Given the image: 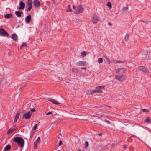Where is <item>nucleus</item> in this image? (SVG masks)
Masks as SVG:
<instances>
[{
    "mask_svg": "<svg viewBox=\"0 0 151 151\" xmlns=\"http://www.w3.org/2000/svg\"><path fill=\"white\" fill-rule=\"evenodd\" d=\"M13 140L14 142L17 143L18 146L20 147H23L24 144V140L21 137H15L13 139Z\"/></svg>",
    "mask_w": 151,
    "mask_h": 151,
    "instance_id": "1",
    "label": "nucleus"
},
{
    "mask_svg": "<svg viewBox=\"0 0 151 151\" xmlns=\"http://www.w3.org/2000/svg\"><path fill=\"white\" fill-rule=\"evenodd\" d=\"M105 86H99L96 87V89L95 90H93L92 92L90 94V95H92L94 93H102V91L101 90V89H104Z\"/></svg>",
    "mask_w": 151,
    "mask_h": 151,
    "instance_id": "2",
    "label": "nucleus"
},
{
    "mask_svg": "<svg viewBox=\"0 0 151 151\" xmlns=\"http://www.w3.org/2000/svg\"><path fill=\"white\" fill-rule=\"evenodd\" d=\"M91 20L94 24H96L99 21L97 15L95 14H93L91 16Z\"/></svg>",
    "mask_w": 151,
    "mask_h": 151,
    "instance_id": "3",
    "label": "nucleus"
},
{
    "mask_svg": "<svg viewBox=\"0 0 151 151\" xmlns=\"http://www.w3.org/2000/svg\"><path fill=\"white\" fill-rule=\"evenodd\" d=\"M115 78L118 81L121 82L125 81L126 79L125 76L124 75L119 76L117 75H116L115 76Z\"/></svg>",
    "mask_w": 151,
    "mask_h": 151,
    "instance_id": "4",
    "label": "nucleus"
},
{
    "mask_svg": "<svg viewBox=\"0 0 151 151\" xmlns=\"http://www.w3.org/2000/svg\"><path fill=\"white\" fill-rule=\"evenodd\" d=\"M116 71L117 73L119 74H121L125 73L126 72V70L124 68H120L117 69L116 70Z\"/></svg>",
    "mask_w": 151,
    "mask_h": 151,
    "instance_id": "5",
    "label": "nucleus"
},
{
    "mask_svg": "<svg viewBox=\"0 0 151 151\" xmlns=\"http://www.w3.org/2000/svg\"><path fill=\"white\" fill-rule=\"evenodd\" d=\"M28 7V8L27 10V11H30L32 7V0H27L26 1Z\"/></svg>",
    "mask_w": 151,
    "mask_h": 151,
    "instance_id": "6",
    "label": "nucleus"
},
{
    "mask_svg": "<svg viewBox=\"0 0 151 151\" xmlns=\"http://www.w3.org/2000/svg\"><path fill=\"white\" fill-rule=\"evenodd\" d=\"M0 34L1 36L7 37L9 36V34L4 29H0Z\"/></svg>",
    "mask_w": 151,
    "mask_h": 151,
    "instance_id": "7",
    "label": "nucleus"
},
{
    "mask_svg": "<svg viewBox=\"0 0 151 151\" xmlns=\"http://www.w3.org/2000/svg\"><path fill=\"white\" fill-rule=\"evenodd\" d=\"M77 9L78 12H75V14L81 13L83 12L84 10V8L81 5L77 7Z\"/></svg>",
    "mask_w": 151,
    "mask_h": 151,
    "instance_id": "8",
    "label": "nucleus"
},
{
    "mask_svg": "<svg viewBox=\"0 0 151 151\" xmlns=\"http://www.w3.org/2000/svg\"><path fill=\"white\" fill-rule=\"evenodd\" d=\"M138 69L142 71L144 73H147L148 72V68L143 66H139L138 67Z\"/></svg>",
    "mask_w": 151,
    "mask_h": 151,
    "instance_id": "9",
    "label": "nucleus"
},
{
    "mask_svg": "<svg viewBox=\"0 0 151 151\" xmlns=\"http://www.w3.org/2000/svg\"><path fill=\"white\" fill-rule=\"evenodd\" d=\"M31 113L30 111H29L24 114L23 118L26 119H29L31 117Z\"/></svg>",
    "mask_w": 151,
    "mask_h": 151,
    "instance_id": "10",
    "label": "nucleus"
},
{
    "mask_svg": "<svg viewBox=\"0 0 151 151\" xmlns=\"http://www.w3.org/2000/svg\"><path fill=\"white\" fill-rule=\"evenodd\" d=\"M76 64L78 66H85L86 65V62L83 61H79L77 62Z\"/></svg>",
    "mask_w": 151,
    "mask_h": 151,
    "instance_id": "11",
    "label": "nucleus"
},
{
    "mask_svg": "<svg viewBox=\"0 0 151 151\" xmlns=\"http://www.w3.org/2000/svg\"><path fill=\"white\" fill-rule=\"evenodd\" d=\"M33 4L35 7H38L40 5V2L38 0H34L33 2Z\"/></svg>",
    "mask_w": 151,
    "mask_h": 151,
    "instance_id": "12",
    "label": "nucleus"
},
{
    "mask_svg": "<svg viewBox=\"0 0 151 151\" xmlns=\"http://www.w3.org/2000/svg\"><path fill=\"white\" fill-rule=\"evenodd\" d=\"M19 9L20 10L23 9L25 6V4L22 1H20L19 3Z\"/></svg>",
    "mask_w": 151,
    "mask_h": 151,
    "instance_id": "13",
    "label": "nucleus"
},
{
    "mask_svg": "<svg viewBox=\"0 0 151 151\" xmlns=\"http://www.w3.org/2000/svg\"><path fill=\"white\" fill-rule=\"evenodd\" d=\"M31 19V16L30 15H29L26 17L25 20V22L27 23H29Z\"/></svg>",
    "mask_w": 151,
    "mask_h": 151,
    "instance_id": "14",
    "label": "nucleus"
},
{
    "mask_svg": "<svg viewBox=\"0 0 151 151\" xmlns=\"http://www.w3.org/2000/svg\"><path fill=\"white\" fill-rule=\"evenodd\" d=\"M49 101L51 102L53 104L58 105L61 104L60 103H58V101H57L56 100L51 99L49 100Z\"/></svg>",
    "mask_w": 151,
    "mask_h": 151,
    "instance_id": "15",
    "label": "nucleus"
},
{
    "mask_svg": "<svg viewBox=\"0 0 151 151\" xmlns=\"http://www.w3.org/2000/svg\"><path fill=\"white\" fill-rule=\"evenodd\" d=\"M15 13L17 16L20 17H21V15L23 13V12L16 11L15 12Z\"/></svg>",
    "mask_w": 151,
    "mask_h": 151,
    "instance_id": "16",
    "label": "nucleus"
},
{
    "mask_svg": "<svg viewBox=\"0 0 151 151\" xmlns=\"http://www.w3.org/2000/svg\"><path fill=\"white\" fill-rule=\"evenodd\" d=\"M12 38L14 41H16L17 39V35L15 33L13 34L12 35Z\"/></svg>",
    "mask_w": 151,
    "mask_h": 151,
    "instance_id": "17",
    "label": "nucleus"
},
{
    "mask_svg": "<svg viewBox=\"0 0 151 151\" xmlns=\"http://www.w3.org/2000/svg\"><path fill=\"white\" fill-rule=\"evenodd\" d=\"M12 14L10 13L9 14H7L4 15V17L6 19H9L12 16Z\"/></svg>",
    "mask_w": 151,
    "mask_h": 151,
    "instance_id": "18",
    "label": "nucleus"
},
{
    "mask_svg": "<svg viewBox=\"0 0 151 151\" xmlns=\"http://www.w3.org/2000/svg\"><path fill=\"white\" fill-rule=\"evenodd\" d=\"M19 114H20L19 113H17V114L14 120V122H16L17 121V119H18L19 117Z\"/></svg>",
    "mask_w": 151,
    "mask_h": 151,
    "instance_id": "19",
    "label": "nucleus"
},
{
    "mask_svg": "<svg viewBox=\"0 0 151 151\" xmlns=\"http://www.w3.org/2000/svg\"><path fill=\"white\" fill-rule=\"evenodd\" d=\"M11 146L9 145H7L5 148L4 150L5 151H7L10 150L11 149Z\"/></svg>",
    "mask_w": 151,
    "mask_h": 151,
    "instance_id": "20",
    "label": "nucleus"
},
{
    "mask_svg": "<svg viewBox=\"0 0 151 151\" xmlns=\"http://www.w3.org/2000/svg\"><path fill=\"white\" fill-rule=\"evenodd\" d=\"M39 143V142H38L36 141H35L34 142V148L35 149H36L37 148V145Z\"/></svg>",
    "mask_w": 151,
    "mask_h": 151,
    "instance_id": "21",
    "label": "nucleus"
},
{
    "mask_svg": "<svg viewBox=\"0 0 151 151\" xmlns=\"http://www.w3.org/2000/svg\"><path fill=\"white\" fill-rule=\"evenodd\" d=\"M129 36V35L128 33H127L125 35V36L124 38V40L125 41H127L128 39Z\"/></svg>",
    "mask_w": 151,
    "mask_h": 151,
    "instance_id": "22",
    "label": "nucleus"
},
{
    "mask_svg": "<svg viewBox=\"0 0 151 151\" xmlns=\"http://www.w3.org/2000/svg\"><path fill=\"white\" fill-rule=\"evenodd\" d=\"M145 122L147 123H151V119L149 117H147L146 119L145 120Z\"/></svg>",
    "mask_w": 151,
    "mask_h": 151,
    "instance_id": "23",
    "label": "nucleus"
},
{
    "mask_svg": "<svg viewBox=\"0 0 151 151\" xmlns=\"http://www.w3.org/2000/svg\"><path fill=\"white\" fill-rule=\"evenodd\" d=\"M113 62L115 64H116L117 63H124V61H120V60H115V61H114Z\"/></svg>",
    "mask_w": 151,
    "mask_h": 151,
    "instance_id": "24",
    "label": "nucleus"
},
{
    "mask_svg": "<svg viewBox=\"0 0 151 151\" xmlns=\"http://www.w3.org/2000/svg\"><path fill=\"white\" fill-rule=\"evenodd\" d=\"M72 70V72L74 73H77L78 72V71L77 68H73Z\"/></svg>",
    "mask_w": 151,
    "mask_h": 151,
    "instance_id": "25",
    "label": "nucleus"
},
{
    "mask_svg": "<svg viewBox=\"0 0 151 151\" xmlns=\"http://www.w3.org/2000/svg\"><path fill=\"white\" fill-rule=\"evenodd\" d=\"M98 63H102L103 62V59L102 58H99L98 59Z\"/></svg>",
    "mask_w": 151,
    "mask_h": 151,
    "instance_id": "26",
    "label": "nucleus"
},
{
    "mask_svg": "<svg viewBox=\"0 0 151 151\" xmlns=\"http://www.w3.org/2000/svg\"><path fill=\"white\" fill-rule=\"evenodd\" d=\"M107 6H108L109 8H112L111 4L110 2H108Z\"/></svg>",
    "mask_w": 151,
    "mask_h": 151,
    "instance_id": "27",
    "label": "nucleus"
},
{
    "mask_svg": "<svg viewBox=\"0 0 151 151\" xmlns=\"http://www.w3.org/2000/svg\"><path fill=\"white\" fill-rule=\"evenodd\" d=\"M85 148H87L89 146V143L88 141H86L85 142Z\"/></svg>",
    "mask_w": 151,
    "mask_h": 151,
    "instance_id": "28",
    "label": "nucleus"
},
{
    "mask_svg": "<svg viewBox=\"0 0 151 151\" xmlns=\"http://www.w3.org/2000/svg\"><path fill=\"white\" fill-rule=\"evenodd\" d=\"M81 54L83 57H84L86 55V53L85 51H83L81 52Z\"/></svg>",
    "mask_w": 151,
    "mask_h": 151,
    "instance_id": "29",
    "label": "nucleus"
},
{
    "mask_svg": "<svg viewBox=\"0 0 151 151\" xmlns=\"http://www.w3.org/2000/svg\"><path fill=\"white\" fill-rule=\"evenodd\" d=\"M68 10H67L66 11L67 12H71L72 11V10L70 8V5H69L68 6Z\"/></svg>",
    "mask_w": 151,
    "mask_h": 151,
    "instance_id": "30",
    "label": "nucleus"
},
{
    "mask_svg": "<svg viewBox=\"0 0 151 151\" xmlns=\"http://www.w3.org/2000/svg\"><path fill=\"white\" fill-rule=\"evenodd\" d=\"M37 124H36L34 126L33 128L32 129V130H35L37 128Z\"/></svg>",
    "mask_w": 151,
    "mask_h": 151,
    "instance_id": "31",
    "label": "nucleus"
},
{
    "mask_svg": "<svg viewBox=\"0 0 151 151\" xmlns=\"http://www.w3.org/2000/svg\"><path fill=\"white\" fill-rule=\"evenodd\" d=\"M16 129H14V128H13V129H9V130L10 131H11V133H12V132H13Z\"/></svg>",
    "mask_w": 151,
    "mask_h": 151,
    "instance_id": "32",
    "label": "nucleus"
},
{
    "mask_svg": "<svg viewBox=\"0 0 151 151\" xmlns=\"http://www.w3.org/2000/svg\"><path fill=\"white\" fill-rule=\"evenodd\" d=\"M128 9V7H124L122 9V10H124V11H126Z\"/></svg>",
    "mask_w": 151,
    "mask_h": 151,
    "instance_id": "33",
    "label": "nucleus"
},
{
    "mask_svg": "<svg viewBox=\"0 0 151 151\" xmlns=\"http://www.w3.org/2000/svg\"><path fill=\"white\" fill-rule=\"evenodd\" d=\"M142 111L143 112H148L149 111V110L146 109H142Z\"/></svg>",
    "mask_w": 151,
    "mask_h": 151,
    "instance_id": "34",
    "label": "nucleus"
},
{
    "mask_svg": "<svg viewBox=\"0 0 151 151\" xmlns=\"http://www.w3.org/2000/svg\"><path fill=\"white\" fill-rule=\"evenodd\" d=\"M62 144H63V143L62 142V141L61 140H60L59 143V144L58 145V146H60Z\"/></svg>",
    "mask_w": 151,
    "mask_h": 151,
    "instance_id": "35",
    "label": "nucleus"
},
{
    "mask_svg": "<svg viewBox=\"0 0 151 151\" xmlns=\"http://www.w3.org/2000/svg\"><path fill=\"white\" fill-rule=\"evenodd\" d=\"M30 111L32 112H34L35 111V108H33L31 109Z\"/></svg>",
    "mask_w": 151,
    "mask_h": 151,
    "instance_id": "36",
    "label": "nucleus"
},
{
    "mask_svg": "<svg viewBox=\"0 0 151 151\" xmlns=\"http://www.w3.org/2000/svg\"><path fill=\"white\" fill-rule=\"evenodd\" d=\"M36 141H37L38 142H40V137H38L37 140Z\"/></svg>",
    "mask_w": 151,
    "mask_h": 151,
    "instance_id": "37",
    "label": "nucleus"
},
{
    "mask_svg": "<svg viewBox=\"0 0 151 151\" xmlns=\"http://www.w3.org/2000/svg\"><path fill=\"white\" fill-rule=\"evenodd\" d=\"M127 146L126 145H124L123 146V148L124 149H126L127 148Z\"/></svg>",
    "mask_w": 151,
    "mask_h": 151,
    "instance_id": "38",
    "label": "nucleus"
},
{
    "mask_svg": "<svg viewBox=\"0 0 151 151\" xmlns=\"http://www.w3.org/2000/svg\"><path fill=\"white\" fill-rule=\"evenodd\" d=\"M81 68L82 69H86V67H81Z\"/></svg>",
    "mask_w": 151,
    "mask_h": 151,
    "instance_id": "39",
    "label": "nucleus"
},
{
    "mask_svg": "<svg viewBox=\"0 0 151 151\" xmlns=\"http://www.w3.org/2000/svg\"><path fill=\"white\" fill-rule=\"evenodd\" d=\"M51 114H52V112H48V113H47L46 114V115H48Z\"/></svg>",
    "mask_w": 151,
    "mask_h": 151,
    "instance_id": "40",
    "label": "nucleus"
},
{
    "mask_svg": "<svg viewBox=\"0 0 151 151\" xmlns=\"http://www.w3.org/2000/svg\"><path fill=\"white\" fill-rule=\"evenodd\" d=\"M105 122H107V123H108L109 124H110V122L109 121H108V120H105Z\"/></svg>",
    "mask_w": 151,
    "mask_h": 151,
    "instance_id": "41",
    "label": "nucleus"
},
{
    "mask_svg": "<svg viewBox=\"0 0 151 151\" xmlns=\"http://www.w3.org/2000/svg\"><path fill=\"white\" fill-rule=\"evenodd\" d=\"M58 79L59 80H63V79H62V78L60 77H58Z\"/></svg>",
    "mask_w": 151,
    "mask_h": 151,
    "instance_id": "42",
    "label": "nucleus"
},
{
    "mask_svg": "<svg viewBox=\"0 0 151 151\" xmlns=\"http://www.w3.org/2000/svg\"><path fill=\"white\" fill-rule=\"evenodd\" d=\"M24 46V44H22V45L20 46V48L21 49H22L23 48V47Z\"/></svg>",
    "mask_w": 151,
    "mask_h": 151,
    "instance_id": "43",
    "label": "nucleus"
},
{
    "mask_svg": "<svg viewBox=\"0 0 151 151\" xmlns=\"http://www.w3.org/2000/svg\"><path fill=\"white\" fill-rule=\"evenodd\" d=\"M108 24L110 26H112V24L110 22H109L108 23Z\"/></svg>",
    "mask_w": 151,
    "mask_h": 151,
    "instance_id": "44",
    "label": "nucleus"
},
{
    "mask_svg": "<svg viewBox=\"0 0 151 151\" xmlns=\"http://www.w3.org/2000/svg\"><path fill=\"white\" fill-rule=\"evenodd\" d=\"M107 61L109 64L111 62L109 59H108Z\"/></svg>",
    "mask_w": 151,
    "mask_h": 151,
    "instance_id": "45",
    "label": "nucleus"
},
{
    "mask_svg": "<svg viewBox=\"0 0 151 151\" xmlns=\"http://www.w3.org/2000/svg\"><path fill=\"white\" fill-rule=\"evenodd\" d=\"M11 133V131H10L9 130V129L8 131V132H7V134H9V133Z\"/></svg>",
    "mask_w": 151,
    "mask_h": 151,
    "instance_id": "46",
    "label": "nucleus"
},
{
    "mask_svg": "<svg viewBox=\"0 0 151 151\" xmlns=\"http://www.w3.org/2000/svg\"><path fill=\"white\" fill-rule=\"evenodd\" d=\"M76 8V6L75 5H73V9H75Z\"/></svg>",
    "mask_w": 151,
    "mask_h": 151,
    "instance_id": "47",
    "label": "nucleus"
},
{
    "mask_svg": "<svg viewBox=\"0 0 151 151\" xmlns=\"http://www.w3.org/2000/svg\"><path fill=\"white\" fill-rule=\"evenodd\" d=\"M102 134L101 133H100L99 134H98V135L99 136H101Z\"/></svg>",
    "mask_w": 151,
    "mask_h": 151,
    "instance_id": "48",
    "label": "nucleus"
},
{
    "mask_svg": "<svg viewBox=\"0 0 151 151\" xmlns=\"http://www.w3.org/2000/svg\"><path fill=\"white\" fill-rule=\"evenodd\" d=\"M22 44H24V46H25L26 47H27V45L25 44L24 43H23Z\"/></svg>",
    "mask_w": 151,
    "mask_h": 151,
    "instance_id": "49",
    "label": "nucleus"
},
{
    "mask_svg": "<svg viewBox=\"0 0 151 151\" xmlns=\"http://www.w3.org/2000/svg\"><path fill=\"white\" fill-rule=\"evenodd\" d=\"M147 51H146L145 52V55H146L147 54Z\"/></svg>",
    "mask_w": 151,
    "mask_h": 151,
    "instance_id": "50",
    "label": "nucleus"
},
{
    "mask_svg": "<svg viewBox=\"0 0 151 151\" xmlns=\"http://www.w3.org/2000/svg\"><path fill=\"white\" fill-rule=\"evenodd\" d=\"M22 87H21L20 88V89L22 90Z\"/></svg>",
    "mask_w": 151,
    "mask_h": 151,
    "instance_id": "51",
    "label": "nucleus"
},
{
    "mask_svg": "<svg viewBox=\"0 0 151 151\" xmlns=\"http://www.w3.org/2000/svg\"><path fill=\"white\" fill-rule=\"evenodd\" d=\"M142 22H146V21H142Z\"/></svg>",
    "mask_w": 151,
    "mask_h": 151,
    "instance_id": "52",
    "label": "nucleus"
},
{
    "mask_svg": "<svg viewBox=\"0 0 151 151\" xmlns=\"http://www.w3.org/2000/svg\"><path fill=\"white\" fill-rule=\"evenodd\" d=\"M78 151H81V150H79Z\"/></svg>",
    "mask_w": 151,
    "mask_h": 151,
    "instance_id": "53",
    "label": "nucleus"
},
{
    "mask_svg": "<svg viewBox=\"0 0 151 151\" xmlns=\"http://www.w3.org/2000/svg\"><path fill=\"white\" fill-rule=\"evenodd\" d=\"M24 86H23L22 87V88H23Z\"/></svg>",
    "mask_w": 151,
    "mask_h": 151,
    "instance_id": "54",
    "label": "nucleus"
},
{
    "mask_svg": "<svg viewBox=\"0 0 151 151\" xmlns=\"http://www.w3.org/2000/svg\"><path fill=\"white\" fill-rule=\"evenodd\" d=\"M150 132H151V129H150Z\"/></svg>",
    "mask_w": 151,
    "mask_h": 151,
    "instance_id": "55",
    "label": "nucleus"
},
{
    "mask_svg": "<svg viewBox=\"0 0 151 151\" xmlns=\"http://www.w3.org/2000/svg\"><path fill=\"white\" fill-rule=\"evenodd\" d=\"M150 151H151V148L150 149Z\"/></svg>",
    "mask_w": 151,
    "mask_h": 151,
    "instance_id": "56",
    "label": "nucleus"
}]
</instances>
